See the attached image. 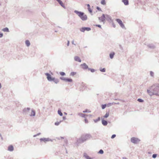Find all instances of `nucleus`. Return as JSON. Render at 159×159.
<instances>
[{"label": "nucleus", "instance_id": "6", "mask_svg": "<svg viewBox=\"0 0 159 159\" xmlns=\"http://www.w3.org/2000/svg\"><path fill=\"white\" fill-rule=\"evenodd\" d=\"M140 141L139 139L133 137L131 139V142L134 144L138 143Z\"/></svg>", "mask_w": 159, "mask_h": 159}, {"label": "nucleus", "instance_id": "18", "mask_svg": "<svg viewBox=\"0 0 159 159\" xmlns=\"http://www.w3.org/2000/svg\"><path fill=\"white\" fill-rule=\"evenodd\" d=\"M35 112L34 110L32 109L31 113L30 114V116H35Z\"/></svg>", "mask_w": 159, "mask_h": 159}, {"label": "nucleus", "instance_id": "10", "mask_svg": "<svg viewBox=\"0 0 159 159\" xmlns=\"http://www.w3.org/2000/svg\"><path fill=\"white\" fill-rule=\"evenodd\" d=\"M91 30V28L90 27H84L81 28L80 30V31L84 32L86 30L87 31H89L90 30Z\"/></svg>", "mask_w": 159, "mask_h": 159}, {"label": "nucleus", "instance_id": "35", "mask_svg": "<svg viewBox=\"0 0 159 159\" xmlns=\"http://www.w3.org/2000/svg\"><path fill=\"white\" fill-rule=\"evenodd\" d=\"M103 152H103V151L102 150V149H100L99 151L98 152V153H100V154H102L103 153Z\"/></svg>", "mask_w": 159, "mask_h": 159}, {"label": "nucleus", "instance_id": "28", "mask_svg": "<svg viewBox=\"0 0 159 159\" xmlns=\"http://www.w3.org/2000/svg\"><path fill=\"white\" fill-rule=\"evenodd\" d=\"M150 76L152 77L153 78L154 77V73L153 71H150Z\"/></svg>", "mask_w": 159, "mask_h": 159}, {"label": "nucleus", "instance_id": "7", "mask_svg": "<svg viewBox=\"0 0 159 159\" xmlns=\"http://www.w3.org/2000/svg\"><path fill=\"white\" fill-rule=\"evenodd\" d=\"M40 141L41 142L43 141L45 143H46L47 142L51 141L52 142V139H49V138H41L40 139Z\"/></svg>", "mask_w": 159, "mask_h": 159}, {"label": "nucleus", "instance_id": "55", "mask_svg": "<svg viewBox=\"0 0 159 159\" xmlns=\"http://www.w3.org/2000/svg\"><path fill=\"white\" fill-rule=\"evenodd\" d=\"M2 86H1V84L0 83V89L1 88Z\"/></svg>", "mask_w": 159, "mask_h": 159}, {"label": "nucleus", "instance_id": "54", "mask_svg": "<svg viewBox=\"0 0 159 159\" xmlns=\"http://www.w3.org/2000/svg\"><path fill=\"white\" fill-rule=\"evenodd\" d=\"M67 140H66V139H65V140H64V142H65L66 143V142H67Z\"/></svg>", "mask_w": 159, "mask_h": 159}, {"label": "nucleus", "instance_id": "1", "mask_svg": "<svg viewBox=\"0 0 159 159\" xmlns=\"http://www.w3.org/2000/svg\"><path fill=\"white\" fill-rule=\"evenodd\" d=\"M147 92L150 95H159L157 93L159 92V84H153L149 88V89H147Z\"/></svg>", "mask_w": 159, "mask_h": 159}, {"label": "nucleus", "instance_id": "61", "mask_svg": "<svg viewBox=\"0 0 159 159\" xmlns=\"http://www.w3.org/2000/svg\"><path fill=\"white\" fill-rule=\"evenodd\" d=\"M1 5V4H0V6Z\"/></svg>", "mask_w": 159, "mask_h": 159}, {"label": "nucleus", "instance_id": "51", "mask_svg": "<svg viewBox=\"0 0 159 159\" xmlns=\"http://www.w3.org/2000/svg\"><path fill=\"white\" fill-rule=\"evenodd\" d=\"M72 44H74V45H76V44H75L74 43V40H73V41H72Z\"/></svg>", "mask_w": 159, "mask_h": 159}, {"label": "nucleus", "instance_id": "44", "mask_svg": "<svg viewBox=\"0 0 159 159\" xmlns=\"http://www.w3.org/2000/svg\"><path fill=\"white\" fill-rule=\"evenodd\" d=\"M96 26L100 28H101V26L100 25H95Z\"/></svg>", "mask_w": 159, "mask_h": 159}, {"label": "nucleus", "instance_id": "56", "mask_svg": "<svg viewBox=\"0 0 159 159\" xmlns=\"http://www.w3.org/2000/svg\"><path fill=\"white\" fill-rule=\"evenodd\" d=\"M120 48H122V47L121 45H120Z\"/></svg>", "mask_w": 159, "mask_h": 159}, {"label": "nucleus", "instance_id": "22", "mask_svg": "<svg viewBox=\"0 0 159 159\" xmlns=\"http://www.w3.org/2000/svg\"><path fill=\"white\" fill-rule=\"evenodd\" d=\"M122 1L125 5H129V1L128 0H122Z\"/></svg>", "mask_w": 159, "mask_h": 159}, {"label": "nucleus", "instance_id": "25", "mask_svg": "<svg viewBox=\"0 0 159 159\" xmlns=\"http://www.w3.org/2000/svg\"><path fill=\"white\" fill-rule=\"evenodd\" d=\"M2 30L4 32H8L9 31V29L7 27L5 28Z\"/></svg>", "mask_w": 159, "mask_h": 159}, {"label": "nucleus", "instance_id": "30", "mask_svg": "<svg viewBox=\"0 0 159 159\" xmlns=\"http://www.w3.org/2000/svg\"><path fill=\"white\" fill-rule=\"evenodd\" d=\"M101 3L102 4L105 5L106 4V2L105 0H102L101 1Z\"/></svg>", "mask_w": 159, "mask_h": 159}, {"label": "nucleus", "instance_id": "39", "mask_svg": "<svg viewBox=\"0 0 159 159\" xmlns=\"http://www.w3.org/2000/svg\"><path fill=\"white\" fill-rule=\"evenodd\" d=\"M57 139L58 140H60L61 139H64V137H57Z\"/></svg>", "mask_w": 159, "mask_h": 159}, {"label": "nucleus", "instance_id": "52", "mask_svg": "<svg viewBox=\"0 0 159 159\" xmlns=\"http://www.w3.org/2000/svg\"><path fill=\"white\" fill-rule=\"evenodd\" d=\"M87 6L88 8H90V5L89 4H87Z\"/></svg>", "mask_w": 159, "mask_h": 159}, {"label": "nucleus", "instance_id": "42", "mask_svg": "<svg viewBox=\"0 0 159 159\" xmlns=\"http://www.w3.org/2000/svg\"><path fill=\"white\" fill-rule=\"evenodd\" d=\"M40 134H41L40 133H39L38 134H37L34 135L33 137H36L37 136H38V135H39Z\"/></svg>", "mask_w": 159, "mask_h": 159}, {"label": "nucleus", "instance_id": "32", "mask_svg": "<svg viewBox=\"0 0 159 159\" xmlns=\"http://www.w3.org/2000/svg\"><path fill=\"white\" fill-rule=\"evenodd\" d=\"M88 70H90L91 72L93 73L95 71V70L93 69H91L90 68H88Z\"/></svg>", "mask_w": 159, "mask_h": 159}, {"label": "nucleus", "instance_id": "50", "mask_svg": "<svg viewBox=\"0 0 159 159\" xmlns=\"http://www.w3.org/2000/svg\"><path fill=\"white\" fill-rule=\"evenodd\" d=\"M63 120H65L66 119V118L65 116H63Z\"/></svg>", "mask_w": 159, "mask_h": 159}, {"label": "nucleus", "instance_id": "13", "mask_svg": "<svg viewBox=\"0 0 159 159\" xmlns=\"http://www.w3.org/2000/svg\"><path fill=\"white\" fill-rule=\"evenodd\" d=\"M30 108L29 107L25 108L23 110V112L25 114H27L28 112L30 110Z\"/></svg>", "mask_w": 159, "mask_h": 159}, {"label": "nucleus", "instance_id": "23", "mask_svg": "<svg viewBox=\"0 0 159 159\" xmlns=\"http://www.w3.org/2000/svg\"><path fill=\"white\" fill-rule=\"evenodd\" d=\"M78 115L82 117H85V116H86L87 115L86 114H84L81 113H78Z\"/></svg>", "mask_w": 159, "mask_h": 159}, {"label": "nucleus", "instance_id": "37", "mask_svg": "<svg viewBox=\"0 0 159 159\" xmlns=\"http://www.w3.org/2000/svg\"><path fill=\"white\" fill-rule=\"evenodd\" d=\"M60 74L62 76H64L65 75H66L65 73L63 72H60Z\"/></svg>", "mask_w": 159, "mask_h": 159}, {"label": "nucleus", "instance_id": "12", "mask_svg": "<svg viewBox=\"0 0 159 159\" xmlns=\"http://www.w3.org/2000/svg\"><path fill=\"white\" fill-rule=\"evenodd\" d=\"M80 66H82V68L84 70H86L87 69H88V68H89L88 66L85 63L81 64Z\"/></svg>", "mask_w": 159, "mask_h": 159}, {"label": "nucleus", "instance_id": "2", "mask_svg": "<svg viewBox=\"0 0 159 159\" xmlns=\"http://www.w3.org/2000/svg\"><path fill=\"white\" fill-rule=\"evenodd\" d=\"M74 12L76 13L83 21H85L87 19V15L82 12L75 10Z\"/></svg>", "mask_w": 159, "mask_h": 159}, {"label": "nucleus", "instance_id": "3", "mask_svg": "<svg viewBox=\"0 0 159 159\" xmlns=\"http://www.w3.org/2000/svg\"><path fill=\"white\" fill-rule=\"evenodd\" d=\"M45 74L47 76V78L48 81L50 82L53 81L56 84H57L59 82V80L58 79L55 78L54 77H52L49 73H45Z\"/></svg>", "mask_w": 159, "mask_h": 159}, {"label": "nucleus", "instance_id": "17", "mask_svg": "<svg viewBox=\"0 0 159 159\" xmlns=\"http://www.w3.org/2000/svg\"><path fill=\"white\" fill-rule=\"evenodd\" d=\"M102 124L104 126H106L107 124V121L102 119Z\"/></svg>", "mask_w": 159, "mask_h": 159}, {"label": "nucleus", "instance_id": "27", "mask_svg": "<svg viewBox=\"0 0 159 159\" xmlns=\"http://www.w3.org/2000/svg\"><path fill=\"white\" fill-rule=\"evenodd\" d=\"M58 113L59 115H60L61 116H62L63 115L62 113L61 112V110L60 109H59L58 111Z\"/></svg>", "mask_w": 159, "mask_h": 159}, {"label": "nucleus", "instance_id": "21", "mask_svg": "<svg viewBox=\"0 0 159 159\" xmlns=\"http://www.w3.org/2000/svg\"><path fill=\"white\" fill-rule=\"evenodd\" d=\"M105 16L106 17V19L107 20L109 21L111 20V18L110 16L106 14Z\"/></svg>", "mask_w": 159, "mask_h": 159}, {"label": "nucleus", "instance_id": "4", "mask_svg": "<svg viewBox=\"0 0 159 159\" xmlns=\"http://www.w3.org/2000/svg\"><path fill=\"white\" fill-rule=\"evenodd\" d=\"M91 138V135L88 134H83L79 139V141L84 142V141L90 139Z\"/></svg>", "mask_w": 159, "mask_h": 159}, {"label": "nucleus", "instance_id": "14", "mask_svg": "<svg viewBox=\"0 0 159 159\" xmlns=\"http://www.w3.org/2000/svg\"><path fill=\"white\" fill-rule=\"evenodd\" d=\"M7 150L10 152H12L14 150L13 146L11 145L8 146Z\"/></svg>", "mask_w": 159, "mask_h": 159}, {"label": "nucleus", "instance_id": "16", "mask_svg": "<svg viewBox=\"0 0 159 159\" xmlns=\"http://www.w3.org/2000/svg\"><path fill=\"white\" fill-rule=\"evenodd\" d=\"M58 2L62 7L64 9L66 8V7L62 1H61V0H59Z\"/></svg>", "mask_w": 159, "mask_h": 159}, {"label": "nucleus", "instance_id": "46", "mask_svg": "<svg viewBox=\"0 0 159 159\" xmlns=\"http://www.w3.org/2000/svg\"><path fill=\"white\" fill-rule=\"evenodd\" d=\"M84 121H85V122L86 123H88V120L86 119L85 118L84 120Z\"/></svg>", "mask_w": 159, "mask_h": 159}, {"label": "nucleus", "instance_id": "34", "mask_svg": "<svg viewBox=\"0 0 159 159\" xmlns=\"http://www.w3.org/2000/svg\"><path fill=\"white\" fill-rule=\"evenodd\" d=\"M76 74V72H71V73L70 74V75L71 76H74Z\"/></svg>", "mask_w": 159, "mask_h": 159}, {"label": "nucleus", "instance_id": "20", "mask_svg": "<svg viewBox=\"0 0 159 159\" xmlns=\"http://www.w3.org/2000/svg\"><path fill=\"white\" fill-rule=\"evenodd\" d=\"M83 156L86 159H92L91 158L88 156L86 153H84Z\"/></svg>", "mask_w": 159, "mask_h": 159}, {"label": "nucleus", "instance_id": "40", "mask_svg": "<svg viewBox=\"0 0 159 159\" xmlns=\"http://www.w3.org/2000/svg\"><path fill=\"white\" fill-rule=\"evenodd\" d=\"M157 156V154H153L152 156V157L154 158H155Z\"/></svg>", "mask_w": 159, "mask_h": 159}, {"label": "nucleus", "instance_id": "60", "mask_svg": "<svg viewBox=\"0 0 159 159\" xmlns=\"http://www.w3.org/2000/svg\"><path fill=\"white\" fill-rule=\"evenodd\" d=\"M64 113L66 114V112H64Z\"/></svg>", "mask_w": 159, "mask_h": 159}, {"label": "nucleus", "instance_id": "45", "mask_svg": "<svg viewBox=\"0 0 159 159\" xmlns=\"http://www.w3.org/2000/svg\"><path fill=\"white\" fill-rule=\"evenodd\" d=\"M97 10H99V11H101V9L99 7H97Z\"/></svg>", "mask_w": 159, "mask_h": 159}, {"label": "nucleus", "instance_id": "48", "mask_svg": "<svg viewBox=\"0 0 159 159\" xmlns=\"http://www.w3.org/2000/svg\"><path fill=\"white\" fill-rule=\"evenodd\" d=\"M138 101L140 102H143V100H137Z\"/></svg>", "mask_w": 159, "mask_h": 159}, {"label": "nucleus", "instance_id": "47", "mask_svg": "<svg viewBox=\"0 0 159 159\" xmlns=\"http://www.w3.org/2000/svg\"><path fill=\"white\" fill-rule=\"evenodd\" d=\"M3 34L2 33H0V38H1L3 37Z\"/></svg>", "mask_w": 159, "mask_h": 159}, {"label": "nucleus", "instance_id": "5", "mask_svg": "<svg viewBox=\"0 0 159 159\" xmlns=\"http://www.w3.org/2000/svg\"><path fill=\"white\" fill-rule=\"evenodd\" d=\"M119 104V102H112V103H109L107 104H105L104 105H102V109H104L106 108L107 105V107H109L110 106H111L112 105H113L114 104Z\"/></svg>", "mask_w": 159, "mask_h": 159}, {"label": "nucleus", "instance_id": "58", "mask_svg": "<svg viewBox=\"0 0 159 159\" xmlns=\"http://www.w3.org/2000/svg\"><path fill=\"white\" fill-rule=\"evenodd\" d=\"M138 99L140 100V99H142L141 98H139Z\"/></svg>", "mask_w": 159, "mask_h": 159}, {"label": "nucleus", "instance_id": "59", "mask_svg": "<svg viewBox=\"0 0 159 159\" xmlns=\"http://www.w3.org/2000/svg\"><path fill=\"white\" fill-rule=\"evenodd\" d=\"M57 2H58L59 0H56Z\"/></svg>", "mask_w": 159, "mask_h": 159}, {"label": "nucleus", "instance_id": "41", "mask_svg": "<svg viewBox=\"0 0 159 159\" xmlns=\"http://www.w3.org/2000/svg\"><path fill=\"white\" fill-rule=\"evenodd\" d=\"M116 135L115 134H114L111 136V138L112 139H114V138H115L116 137Z\"/></svg>", "mask_w": 159, "mask_h": 159}, {"label": "nucleus", "instance_id": "8", "mask_svg": "<svg viewBox=\"0 0 159 159\" xmlns=\"http://www.w3.org/2000/svg\"><path fill=\"white\" fill-rule=\"evenodd\" d=\"M60 79L61 80H64L67 82H71L72 81V80L70 78H66L64 77H60Z\"/></svg>", "mask_w": 159, "mask_h": 159}, {"label": "nucleus", "instance_id": "9", "mask_svg": "<svg viewBox=\"0 0 159 159\" xmlns=\"http://www.w3.org/2000/svg\"><path fill=\"white\" fill-rule=\"evenodd\" d=\"M116 21L119 24L122 28H125V25L121 20L119 19H116Z\"/></svg>", "mask_w": 159, "mask_h": 159}, {"label": "nucleus", "instance_id": "33", "mask_svg": "<svg viewBox=\"0 0 159 159\" xmlns=\"http://www.w3.org/2000/svg\"><path fill=\"white\" fill-rule=\"evenodd\" d=\"M61 121H60L59 122H56L55 123V125H57V126L58 125L60 124V123L61 122Z\"/></svg>", "mask_w": 159, "mask_h": 159}, {"label": "nucleus", "instance_id": "26", "mask_svg": "<svg viewBox=\"0 0 159 159\" xmlns=\"http://www.w3.org/2000/svg\"><path fill=\"white\" fill-rule=\"evenodd\" d=\"M25 44L27 47H29L30 45V43L29 40H26L25 41Z\"/></svg>", "mask_w": 159, "mask_h": 159}, {"label": "nucleus", "instance_id": "43", "mask_svg": "<svg viewBox=\"0 0 159 159\" xmlns=\"http://www.w3.org/2000/svg\"><path fill=\"white\" fill-rule=\"evenodd\" d=\"M88 10L91 13L92 12V10H91L90 8H88Z\"/></svg>", "mask_w": 159, "mask_h": 159}, {"label": "nucleus", "instance_id": "29", "mask_svg": "<svg viewBox=\"0 0 159 159\" xmlns=\"http://www.w3.org/2000/svg\"><path fill=\"white\" fill-rule=\"evenodd\" d=\"M109 116V113L108 112H107L105 114V115L104 116V117L105 118H107Z\"/></svg>", "mask_w": 159, "mask_h": 159}, {"label": "nucleus", "instance_id": "38", "mask_svg": "<svg viewBox=\"0 0 159 159\" xmlns=\"http://www.w3.org/2000/svg\"><path fill=\"white\" fill-rule=\"evenodd\" d=\"M91 111H89L88 109H86L85 111H83V112L84 113H86V112H90Z\"/></svg>", "mask_w": 159, "mask_h": 159}, {"label": "nucleus", "instance_id": "11", "mask_svg": "<svg viewBox=\"0 0 159 159\" xmlns=\"http://www.w3.org/2000/svg\"><path fill=\"white\" fill-rule=\"evenodd\" d=\"M98 19L101 22L104 23L106 19L105 15L104 14H102V16L101 17H98Z\"/></svg>", "mask_w": 159, "mask_h": 159}, {"label": "nucleus", "instance_id": "19", "mask_svg": "<svg viewBox=\"0 0 159 159\" xmlns=\"http://www.w3.org/2000/svg\"><path fill=\"white\" fill-rule=\"evenodd\" d=\"M148 47L151 48L153 49L155 48V46L153 44H149L148 45Z\"/></svg>", "mask_w": 159, "mask_h": 159}, {"label": "nucleus", "instance_id": "36", "mask_svg": "<svg viewBox=\"0 0 159 159\" xmlns=\"http://www.w3.org/2000/svg\"><path fill=\"white\" fill-rule=\"evenodd\" d=\"M100 70L102 72H105L106 71V69L105 68H103L102 69H100Z\"/></svg>", "mask_w": 159, "mask_h": 159}, {"label": "nucleus", "instance_id": "31", "mask_svg": "<svg viewBox=\"0 0 159 159\" xmlns=\"http://www.w3.org/2000/svg\"><path fill=\"white\" fill-rule=\"evenodd\" d=\"M100 120V117H98L97 119L94 120V122L95 123H96L97 122H98V121H99Z\"/></svg>", "mask_w": 159, "mask_h": 159}, {"label": "nucleus", "instance_id": "15", "mask_svg": "<svg viewBox=\"0 0 159 159\" xmlns=\"http://www.w3.org/2000/svg\"><path fill=\"white\" fill-rule=\"evenodd\" d=\"M74 60L75 61H78L79 62H81V60L80 58L78 56H75L74 57Z\"/></svg>", "mask_w": 159, "mask_h": 159}, {"label": "nucleus", "instance_id": "57", "mask_svg": "<svg viewBox=\"0 0 159 159\" xmlns=\"http://www.w3.org/2000/svg\"><path fill=\"white\" fill-rule=\"evenodd\" d=\"M113 27H114V28H115V27H116L115 25H113Z\"/></svg>", "mask_w": 159, "mask_h": 159}, {"label": "nucleus", "instance_id": "53", "mask_svg": "<svg viewBox=\"0 0 159 159\" xmlns=\"http://www.w3.org/2000/svg\"><path fill=\"white\" fill-rule=\"evenodd\" d=\"M122 158L123 159H128V158L125 157H123Z\"/></svg>", "mask_w": 159, "mask_h": 159}, {"label": "nucleus", "instance_id": "49", "mask_svg": "<svg viewBox=\"0 0 159 159\" xmlns=\"http://www.w3.org/2000/svg\"><path fill=\"white\" fill-rule=\"evenodd\" d=\"M70 44V42L69 41H68L67 45L68 46H69Z\"/></svg>", "mask_w": 159, "mask_h": 159}, {"label": "nucleus", "instance_id": "24", "mask_svg": "<svg viewBox=\"0 0 159 159\" xmlns=\"http://www.w3.org/2000/svg\"><path fill=\"white\" fill-rule=\"evenodd\" d=\"M115 54V53L114 52H112L110 54V55H109L110 57V58L112 59L114 57Z\"/></svg>", "mask_w": 159, "mask_h": 159}]
</instances>
